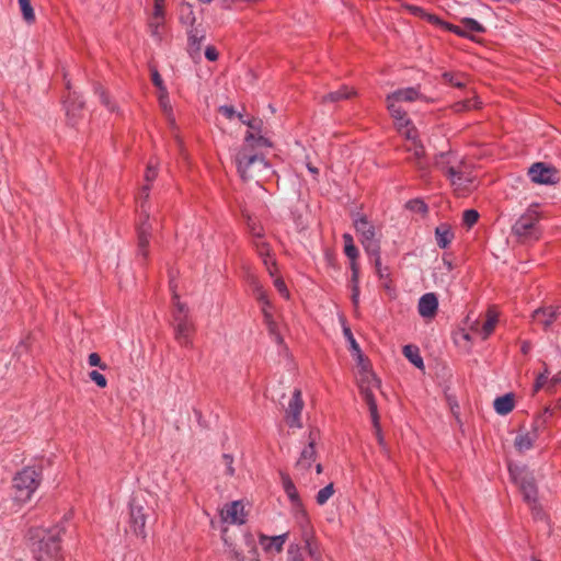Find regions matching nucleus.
<instances>
[{
	"label": "nucleus",
	"instance_id": "obj_9",
	"mask_svg": "<svg viewBox=\"0 0 561 561\" xmlns=\"http://www.w3.org/2000/svg\"><path fill=\"white\" fill-rule=\"evenodd\" d=\"M173 328L175 339L181 344H187L193 332V323L188 317V309L178 295L173 296Z\"/></svg>",
	"mask_w": 561,
	"mask_h": 561
},
{
	"label": "nucleus",
	"instance_id": "obj_26",
	"mask_svg": "<svg viewBox=\"0 0 561 561\" xmlns=\"http://www.w3.org/2000/svg\"><path fill=\"white\" fill-rule=\"evenodd\" d=\"M533 318L548 329L557 318V309L552 306L538 308L533 312Z\"/></svg>",
	"mask_w": 561,
	"mask_h": 561
},
{
	"label": "nucleus",
	"instance_id": "obj_21",
	"mask_svg": "<svg viewBox=\"0 0 561 561\" xmlns=\"http://www.w3.org/2000/svg\"><path fill=\"white\" fill-rule=\"evenodd\" d=\"M288 535H276V536H266L263 534L259 535V543L262 549L270 554L279 553L283 550V547L287 540Z\"/></svg>",
	"mask_w": 561,
	"mask_h": 561
},
{
	"label": "nucleus",
	"instance_id": "obj_44",
	"mask_svg": "<svg viewBox=\"0 0 561 561\" xmlns=\"http://www.w3.org/2000/svg\"><path fill=\"white\" fill-rule=\"evenodd\" d=\"M479 219V213L474 209H467L462 214V222L468 228L472 227Z\"/></svg>",
	"mask_w": 561,
	"mask_h": 561
},
{
	"label": "nucleus",
	"instance_id": "obj_42",
	"mask_svg": "<svg viewBox=\"0 0 561 561\" xmlns=\"http://www.w3.org/2000/svg\"><path fill=\"white\" fill-rule=\"evenodd\" d=\"M233 456L230 454H224L220 459V465L225 468V474L232 477L234 474Z\"/></svg>",
	"mask_w": 561,
	"mask_h": 561
},
{
	"label": "nucleus",
	"instance_id": "obj_63",
	"mask_svg": "<svg viewBox=\"0 0 561 561\" xmlns=\"http://www.w3.org/2000/svg\"><path fill=\"white\" fill-rule=\"evenodd\" d=\"M351 282H352V286H353L354 284H356L357 286H359V273H356V274L352 273V279H351Z\"/></svg>",
	"mask_w": 561,
	"mask_h": 561
},
{
	"label": "nucleus",
	"instance_id": "obj_30",
	"mask_svg": "<svg viewBox=\"0 0 561 561\" xmlns=\"http://www.w3.org/2000/svg\"><path fill=\"white\" fill-rule=\"evenodd\" d=\"M494 409L497 414L506 415L514 409V397L505 394L494 400Z\"/></svg>",
	"mask_w": 561,
	"mask_h": 561
},
{
	"label": "nucleus",
	"instance_id": "obj_1",
	"mask_svg": "<svg viewBox=\"0 0 561 561\" xmlns=\"http://www.w3.org/2000/svg\"><path fill=\"white\" fill-rule=\"evenodd\" d=\"M248 126L243 144L236 154L238 172L243 181H254L261 185L273 175L274 171L264 157V151L272 148L273 144L263 128V122L259 118L244 121Z\"/></svg>",
	"mask_w": 561,
	"mask_h": 561
},
{
	"label": "nucleus",
	"instance_id": "obj_36",
	"mask_svg": "<svg viewBox=\"0 0 561 561\" xmlns=\"http://www.w3.org/2000/svg\"><path fill=\"white\" fill-rule=\"evenodd\" d=\"M465 31L467 32V37L470 33H483L485 28L482 24L471 18H465L461 20Z\"/></svg>",
	"mask_w": 561,
	"mask_h": 561
},
{
	"label": "nucleus",
	"instance_id": "obj_4",
	"mask_svg": "<svg viewBox=\"0 0 561 561\" xmlns=\"http://www.w3.org/2000/svg\"><path fill=\"white\" fill-rule=\"evenodd\" d=\"M42 481L41 472L34 467H25L20 470L12 481L13 497L19 503L28 502L38 489Z\"/></svg>",
	"mask_w": 561,
	"mask_h": 561
},
{
	"label": "nucleus",
	"instance_id": "obj_2",
	"mask_svg": "<svg viewBox=\"0 0 561 561\" xmlns=\"http://www.w3.org/2000/svg\"><path fill=\"white\" fill-rule=\"evenodd\" d=\"M158 175L157 163L150 161L145 172L146 184L141 187L138 199L140 202V215L137 226V256L146 260L149 255V243L151 238L152 226L150 222L149 209L146 202L149 197L150 185Z\"/></svg>",
	"mask_w": 561,
	"mask_h": 561
},
{
	"label": "nucleus",
	"instance_id": "obj_41",
	"mask_svg": "<svg viewBox=\"0 0 561 561\" xmlns=\"http://www.w3.org/2000/svg\"><path fill=\"white\" fill-rule=\"evenodd\" d=\"M443 78L446 82H448L449 84H451L454 87L462 88L466 85V82L461 75L445 72V73H443Z\"/></svg>",
	"mask_w": 561,
	"mask_h": 561
},
{
	"label": "nucleus",
	"instance_id": "obj_39",
	"mask_svg": "<svg viewBox=\"0 0 561 561\" xmlns=\"http://www.w3.org/2000/svg\"><path fill=\"white\" fill-rule=\"evenodd\" d=\"M287 561H305L304 548L299 545H290L287 550Z\"/></svg>",
	"mask_w": 561,
	"mask_h": 561
},
{
	"label": "nucleus",
	"instance_id": "obj_45",
	"mask_svg": "<svg viewBox=\"0 0 561 561\" xmlns=\"http://www.w3.org/2000/svg\"><path fill=\"white\" fill-rule=\"evenodd\" d=\"M89 377L100 388H105L107 386L105 376L98 370L90 371Z\"/></svg>",
	"mask_w": 561,
	"mask_h": 561
},
{
	"label": "nucleus",
	"instance_id": "obj_43",
	"mask_svg": "<svg viewBox=\"0 0 561 561\" xmlns=\"http://www.w3.org/2000/svg\"><path fill=\"white\" fill-rule=\"evenodd\" d=\"M304 549L308 550V554L313 561H322L321 552L317 542L306 540Z\"/></svg>",
	"mask_w": 561,
	"mask_h": 561
},
{
	"label": "nucleus",
	"instance_id": "obj_27",
	"mask_svg": "<svg viewBox=\"0 0 561 561\" xmlns=\"http://www.w3.org/2000/svg\"><path fill=\"white\" fill-rule=\"evenodd\" d=\"M436 242L439 248L445 249L454 239L451 228L447 224H442L435 229Z\"/></svg>",
	"mask_w": 561,
	"mask_h": 561
},
{
	"label": "nucleus",
	"instance_id": "obj_11",
	"mask_svg": "<svg viewBox=\"0 0 561 561\" xmlns=\"http://www.w3.org/2000/svg\"><path fill=\"white\" fill-rule=\"evenodd\" d=\"M508 470L514 482L518 484L524 500L534 504L537 500V486L533 474L525 467L519 466L510 465Z\"/></svg>",
	"mask_w": 561,
	"mask_h": 561
},
{
	"label": "nucleus",
	"instance_id": "obj_28",
	"mask_svg": "<svg viewBox=\"0 0 561 561\" xmlns=\"http://www.w3.org/2000/svg\"><path fill=\"white\" fill-rule=\"evenodd\" d=\"M282 484L284 488L285 493L287 494L288 499L290 500L291 504L296 507L300 506V499L298 491L290 479L288 474L282 473Z\"/></svg>",
	"mask_w": 561,
	"mask_h": 561
},
{
	"label": "nucleus",
	"instance_id": "obj_53",
	"mask_svg": "<svg viewBox=\"0 0 561 561\" xmlns=\"http://www.w3.org/2000/svg\"><path fill=\"white\" fill-rule=\"evenodd\" d=\"M408 206L412 209V210H415L417 213H425L427 207L426 205L422 202V201H419V199H415V201H411Z\"/></svg>",
	"mask_w": 561,
	"mask_h": 561
},
{
	"label": "nucleus",
	"instance_id": "obj_16",
	"mask_svg": "<svg viewBox=\"0 0 561 561\" xmlns=\"http://www.w3.org/2000/svg\"><path fill=\"white\" fill-rule=\"evenodd\" d=\"M499 322V313L494 308H489L485 314V321L480 324L478 320L470 323L469 330L480 336L482 340H486L494 331Z\"/></svg>",
	"mask_w": 561,
	"mask_h": 561
},
{
	"label": "nucleus",
	"instance_id": "obj_17",
	"mask_svg": "<svg viewBox=\"0 0 561 561\" xmlns=\"http://www.w3.org/2000/svg\"><path fill=\"white\" fill-rule=\"evenodd\" d=\"M129 515L134 526H145L147 523H156L152 520L154 515L152 510L145 506L137 499H133L129 503Z\"/></svg>",
	"mask_w": 561,
	"mask_h": 561
},
{
	"label": "nucleus",
	"instance_id": "obj_24",
	"mask_svg": "<svg viewBox=\"0 0 561 561\" xmlns=\"http://www.w3.org/2000/svg\"><path fill=\"white\" fill-rule=\"evenodd\" d=\"M206 33L204 30L193 27L188 33V51L192 58H201V44L205 39Z\"/></svg>",
	"mask_w": 561,
	"mask_h": 561
},
{
	"label": "nucleus",
	"instance_id": "obj_50",
	"mask_svg": "<svg viewBox=\"0 0 561 561\" xmlns=\"http://www.w3.org/2000/svg\"><path fill=\"white\" fill-rule=\"evenodd\" d=\"M546 385H548L549 389L552 388L550 386V380L548 379V375H538V377L536 379V382H535V386H534V390L538 391L541 388H543Z\"/></svg>",
	"mask_w": 561,
	"mask_h": 561
},
{
	"label": "nucleus",
	"instance_id": "obj_18",
	"mask_svg": "<svg viewBox=\"0 0 561 561\" xmlns=\"http://www.w3.org/2000/svg\"><path fill=\"white\" fill-rule=\"evenodd\" d=\"M302 408L304 401L301 398V391L299 389H295L286 410V421L290 427L300 428L302 426L300 420Z\"/></svg>",
	"mask_w": 561,
	"mask_h": 561
},
{
	"label": "nucleus",
	"instance_id": "obj_22",
	"mask_svg": "<svg viewBox=\"0 0 561 561\" xmlns=\"http://www.w3.org/2000/svg\"><path fill=\"white\" fill-rule=\"evenodd\" d=\"M314 440L316 438L313 437V433H310V442L308 446L302 449L300 457L296 462V469L301 473L307 472L316 460Z\"/></svg>",
	"mask_w": 561,
	"mask_h": 561
},
{
	"label": "nucleus",
	"instance_id": "obj_6",
	"mask_svg": "<svg viewBox=\"0 0 561 561\" xmlns=\"http://www.w3.org/2000/svg\"><path fill=\"white\" fill-rule=\"evenodd\" d=\"M42 530L41 534L32 536V551L37 561H58L59 543L55 536L49 535L43 528H36Z\"/></svg>",
	"mask_w": 561,
	"mask_h": 561
},
{
	"label": "nucleus",
	"instance_id": "obj_34",
	"mask_svg": "<svg viewBox=\"0 0 561 561\" xmlns=\"http://www.w3.org/2000/svg\"><path fill=\"white\" fill-rule=\"evenodd\" d=\"M334 484L329 483L324 488L318 491L316 494V502L318 505H324L334 494Z\"/></svg>",
	"mask_w": 561,
	"mask_h": 561
},
{
	"label": "nucleus",
	"instance_id": "obj_48",
	"mask_svg": "<svg viewBox=\"0 0 561 561\" xmlns=\"http://www.w3.org/2000/svg\"><path fill=\"white\" fill-rule=\"evenodd\" d=\"M274 286H275V288L278 290V293H279V294H280L285 299H289V296H290L289 290H288V288H287V286H286L285 282H284L282 278L276 277V278L274 279Z\"/></svg>",
	"mask_w": 561,
	"mask_h": 561
},
{
	"label": "nucleus",
	"instance_id": "obj_56",
	"mask_svg": "<svg viewBox=\"0 0 561 561\" xmlns=\"http://www.w3.org/2000/svg\"><path fill=\"white\" fill-rule=\"evenodd\" d=\"M352 302L354 307H357L359 304V286L356 284L352 286Z\"/></svg>",
	"mask_w": 561,
	"mask_h": 561
},
{
	"label": "nucleus",
	"instance_id": "obj_23",
	"mask_svg": "<svg viewBox=\"0 0 561 561\" xmlns=\"http://www.w3.org/2000/svg\"><path fill=\"white\" fill-rule=\"evenodd\" d=\"M438 309V300L435 294L427 293L423 295L417 305L419 313L424 319H433Z\"/></svg>",
	"mask_w": 561,
	"mask_h": 561
},
{
	"label": "nucleus",
	"instance_id": "obj_29",
	"mask_svg": "<svg viewBox=\"0 0 561 561\" xmlns=\"http://www.w3.org/2000/svg\"><path fill=\"white\" fill-rule=\"evenodd\" d=\"M158 100H159V105H160L163 114L165 115L169 124L171 126H174L175 117H174V114H173V110H172V105H171V102H170L168 90L158 93Z\"/></svg>",
	"mask_w": 561,
	"mask_h": 561
},
{
	"label": "nucleus",
	"instance_id": "obj_12",
	"mask_svg": "<svg viewBox=\"0 0 561 561\" xmlns=\"http://www.w3.org/2000/svg\"><path fill=\"white\" fill-rule=\"evenodd\" d=\"M414 101L430 102V100L426 96H424L417 88L414 87L399 89L388 94L386 98L387 108L389 113H393L396 115L399 114V107H402L401 103H411Z\"/></svg>",
	"mask_w": 561,
	"mask_h": 561
},
{
	"label": "nucleus",
	"instance_id": "obj_52",
	"mask_svg": "<svg viewBox=\"0 0 561 561\" xmlns=\"http://www.w3.org/2000/svg\"><path fill=\"white\" fill-rule=\"evenodd\" d=\"M151 18L163 20V0H154V9Z\"/></svg>",
	"mask_w": 561,
	"mask_h": 561
},
{
	"label": "nucleus",
	"instance_id": "obj_32",
	"mask_svg": "<svg viewBox=\"0 0 561 561\" xmlns=\"http://www.w3.org/2000/svg\"><path fill=\"white\" fill-rule=\"evenodd\" d=\"M404 356L417 368L422 369L424 367L423 359L420 355V351L414 345H405L403 347Z\"/></svg>",
	"mask_w": 561,
	"mask_h": 561
},
{
	"label": "nucleus",
	"instance_id": "obj_57",
	"mask_svg": "<svg viewBox=\"0 0 561 561\" xmlns=\"http://www.w3.org/2000/svg\"><path fill=\"white\" fill-rule=\"evenodd\" d=\"M76 102H78V106H79V107H81V106H82V104H83V103L79 100V98H78V96H76V98H75V100H73V103H76ZM67 103H69V101H67ZM66 108H67V115H68L69 117L75 116V110H76V108H75V104H67V107H66Z\"/></svg>",
	"mask_w": 561,
	"mask_h": 561
},
{
	"label": "nucleus",
	"instance_id": "obj_51",
	"mask_svg": "<svg viewBox=\"0 0 561 561\" xmlns=\"http://www.w3.org/2000/svg\"><path fill=\"white\" fill-rule=\"evenodd\" d=\"M88 363L90 366H98L102 370L106 369V365L102 363L101 357L96 353H91L89 355Z\"/></svg>",
	"mask_w": 561,
	"mask_h": 561
},
{
	"label": "nucleus",
	"instance_id": "obj_47",
	"mask_svg": "<svg viewBox=\"0 0 561 561\" xmlns=\"http://www.w3.org/2000/svg\"><path fill=\"white\" fill-rule=\"evenodd\" d=\"M95 93L99 95L100 101L102 102V104H104L108 108V111H111V112L115 111V106L111 103L107 94L101 87L95 88Z\"/></svg>",
	"mask_w": 561,
	"mask_h": 561
},
{
	"label": "nucleus",
	"instance_id": "obj_5",
	"mask_svg": "<svg viewBox=\"0 0 561 561\" xmlns=\"http://www.w3.org/2000/svg\"><path fill=\"white\" fill-rule=\"evenodd\" d=\"M356 366L359 391L368 405L369 413L375 414L377 403L374 392L380 388V380L371 371L370 364L366 358L356 360Z\"/></svg>",
	"mask_w": 561,
	"mask_h": 561
},
{
	"label": "nucleus",
	"instance_id": "obj_14",
	"mask_svg": "<svg viewBox=\"0 0 561 561\" xmlns=\"http://www.w3.org/2000/svg\"><path fill=\"white\" fill-rule=\"evenodd\" d=\"M249 508L242 501H233L227 504L221 511V519L224 523L243 525L247 523Z\"/></svg>",
	"mask_w": 561,
	"mask_h": 561
},
{
	"label": "nucleus",
	"instance_id": "obj_61",
	"mask_svg": "<svg viewBox=\"0 0 561 561\" xmlns=\"http://www.w3.org/2000/svg\"><path fill=\"white\" fill-rule=\"evenodd\" d=\"M350 260H351L350 267H351L352 273H354V274L359 273V267L356 262L357 259H350Z\"/></svg>",
	"mask_w": 561,
	"mask_h": 561
},
{
	"label": "nucleus",
	"instance_id": "obj_60",
	"mask_svg": "<svg viewBox=\"0 0 561 561\" xmlns=\"http://www.w3.org/2000/svg\"><path fill=\"white\" fill-rule=\"evenodd\" d=\"M561 383V370L550 379V386L554 387Z\"/></svg>",
	"mask_w": 561,
	"mask_h": 561
},
{
	"label": "nucleus",
	"instance_id": "obj_59",
	"mask_svg": "<svg viewBox=\"0 0 561 561\" xmlns=\"http://www.w3.org/2000/svg\"><path fill=\"white\" fill-rule=\"evenodd\" d=\"M424 19H426L428 22L433 23V24H438V25H442L444 26V24H446L445 22L440 21V19L434 14H430L427 12H425V16Z\"/></svg>",
	"mask_w": 561,
	"mask_h": 561
},
{
	"label": "nucleus",
	"instance_id": "obj_15",
	"mask_svg": "<svg viewBox=\"0 0 561 561\" xmlns=\"http://www.w3.org/2000/svg\"><path fill=\"white\" fill-rule=\"evenodd\" d=\"M528 175L530 180L537 184L551 185L556 184L559 180L557 170L543 162L534 163L528 170Z\"/></svg>",
	"mask_w": 561,
	"mask_h": 561
},
{
	"label": "nucleus",
	"instance_id": "obj_62",
	"mask_svg": "<svg viewBox=\"0 0 561 561\" xmlns=\"http://www.w3.org/2000/svg\"><path fill=\"white\" fill-rule=\"evenodd\" d=\"M530 348H531V345H530L529 342H527V341L523 342V344H522V352L524 354H527L530 351Z\"/></svg>",
	"mask_w": 561,
	"mask_h": 561
},
{
	"label": "nucleus",
	"instance_id": "obj_37",
	"mask_svg": "<svg viewBox=\"0 0 561 561\" xmlns=\"http://www.w3.org/2000/svg\"><path fill=\"white\" fill-rule=\"evenodd\" d=\"M370 419L373 422L377 442L382 449H386V443H385V438L381 433V427H380V423H379L378 408L375 409V414H370Z\"/></svg>",
	"mask_w": 561,
	"mask_h": 561
},
{
	"label": "nucleus",
	"instance_id": "obj_8",
	"mask_svg": "<svg viewBox=\"0 0 561 561\" xmlns=\"http://www.w3.org/2000/svg\"><path fill=\"white\" fill-rule=\"evenodd\" d=\"M250 285L253 289V293L256 297V299L260 301L262 306V312L264 317V323L267 327L270 335L274 339V341L282 345L283 344V337L278 331V327L276 321L274 320L273 313H272V304L266 295L265 289L261 285V283L255 278L251 277Z\"/></svg>",
	"mask_w": 561,
	"mask_h": 561
},
{
	"label": "nucleus",
	"instance_id": "obj_19",
	"mask_svg": "<svg viewBox=\"0 0 561 561\" xmlns=\"http://www.w3.org/2000/svg\"><path fill=\"white\" fill-rule=\"evenodd\" d=\"M390 116L394 121L397 130L407 139H414L417 136V131L413 126L411 119L408 117L405 111L399 107V114L396 115L390 113Z\"/></svg>",
	"mask_w": 561,
	"mask_h": 561
},
{
	"label": "nucleus",
	"instance_id": "obj_49",
	"mask_svg": "<svg viewBox=\"0 0 561 561\" xmlns=\"http://www.w3.org/2000/svg\"><path fill=\"white\" fill-rule=\"evenodd\" d=\"M163 24V20L151 18L149 21V28L152 36L159 37V28Z\"/></svg>",
	"mask_w": 561,
	"mask_h": 561
},
{
	"label": "nucleus",
	"instance_id": "obj_7",
	"mask_svg": "<svg viewBox=\"0 0 561 561\" xmlns=\"http://www.w3.org/2000/svg\"><path fill=\"white\" fill-rule=\"evenodd\" d=\"M354 227L360 236V242L367 254L374 257L376 267L380 265V247L379 240L376 237L375 227L367 220L365 216H358L354 219Z\"/></svg>",
	"mask_w": 561,
	"mask_h": 561
},
{
	"label": "nucleus",
	"instance_id": "obj_13",
	"mask_svg": "<svg viewBox=\"0 0 561 561\" xmlns=\"http://www.w3.org/2000/svg\"><path fill=\"white\" fill-rule=\"evenodd\" d=\"M249 230L254 239V245L257 250L259 255L263 259V263L266 266L268 274L274 277L276 273L275 261L270 255L268 245L262 240L263 238V228L261 225L253 220H249L248 222Z\"/></svg>",
	"mask_w": 561,
	"mask_h": 561
},
{
	"label": "nucleus",
	"instance_id": "obj_33",
	"mask_svg": "<svg viewBox=\"0 0 561 561\" xmlns=\"http://www.w3.org/2000/svg\"><path fill=\"white\" fill-rule=\"evenodd\" d=\"M343 333H344V336L346 337V340L350 343V348H351L353 355L355 356L356 360H359V359L362 360L363 358H365L363 353H362V351H360V348H359L358 343L354 339L353 333H352L351 329L347 325L343 327Z\"/></svg>",
	"mask_w": 561,
	"mask_h": 561
},
{
	"label": "nucleus",
	"instance_id": "obj_31",
	"mask_svg": "<svg viewBox=\"0 0 561 561\" xmlns=\"http://www.w3.org/2000/svg\"><path fill=\"white\" fill-rule=\"evenodd\" d=\"M356 92L355 90L351 89V88H347V87H343L341 88L340 90L335 91V92H330L328 93L327 95H324L322 98V102L327 103V102H336V101H340V100H343V99H348L353 95H355Z\"/></svg>",
	"mask_w": 561,
	"mask_h": 561
},
{
	"label": "nucleus",
	"instance_id": "obj_46",
	"mask_svg": "<svg viewBox=\"0 0 561 561\" xmlns=\"http://www.w3.org/2000/svg\"><path fill=\"white\" fill-rule=\"evenodd\" d=\"M151 79L152 83L158 89V93L167 91V87L164 85L163 80L157 69H151Z\"/></svg>",
	"mask_w": 561,
	"mask_h": 561
},
{
	"label": "nucleus",
	"instance_id": "obj_10",
	"mask_svg": "<svg viewBox=\"0 0 561 561\" xmlns=\"http://www.w3.org/2000/svg\"><path fill=\"white\" fill-rule=\"evenodd\" d=\"M539 214L535 207H529L513 226V233L523 241L537 240L539 231L537 224Z\"/></svg>",
	"mask_w": 561,
	"mask_h": 561
},
{
	"label": "nucleus",
	"instance_id": "obj_25",
	"mask_svg": "<svg viewBox=\"0 0 561 561\" xmlns=\"http://www.w3.org/2000/svg\"><path fill=\"white\" fill-rule=\"evenodd\" d=\"M408 140L410 141V145L407 147V150L412 153V159H413L415 167L420 171L426 170L427 163L424 160V148L417 141V136L414 139H408Z\"/></svg>",
	"mask_w": 561,
	"mask_h": 561
},
{
	"label": "nucleus",
	"instance_id": "obj_55",
	"mask_svg": "<svg viewBox=\"0 0 561 561\" xmlns=\"http://www.w3.org/2000/svg\"><path fill=\"white\" fill-rule=\"evenodd\" d=\"M405 9L415 16H420L422 19H424L425 16V11L421 7L405 5Z\"/></svg>",
	"mask_w": 561,
	"mask_h": 561
},
{
	"label": "nucleus",
	"instance_id": "obj_20",
	"mask_svg": "<svg viewBox=\"0 0 561 561\" xmlns=\"http://www.w3.org/2000/svg\"><path fill=\"white\" fill-rule=\"evenodd\" d=\"M538 438V430L533 425L530 430L522 428L514 439V446L519 453L529 450Z\"/></svg>",
	"mask_w": 561,
	"mask_h": 561
},
{
	"label": "nucleus",
	"instance_id": "obj_38",
	"mask_svg": "<svg viewBox=\"0 0 561 561\" xmlns=\"http://www.w3.org/2000/svg\"><path fill=\"white\" fill-rule=\"evenodd\" d=\"M479 104H480V102L474 96L472 99H467V100H463V101L456 102L453 105V108H454L455 112L459 113V112L477 108V107H479Z\"/></svg>",
	"mask_w": 561,
	"mask_h": 561
},
{
	"label": "nucleus",
	"instance_id": "obj_54",
	"mask_svg": "<svg viewBox=\"0 0 561 561\" xmlns=\"http://www.w3.org/2000/svg\"><path fill=\"white\" fill-rule=\"evenodd\" d=\"M444 27L447 28L448 31L459 35V36L467 37V32L465 31L463 27H460V26H457V25H453V24H449V23L444 24Z\"/></svg>",
	"mask_w": 561,
	"mask_h": 561
},
{
	"label": "nucleus",
	"instance_id": "obj_3",
	"mask_svg": "<svg viewBox=\"0 0 561 561\" xmlns=\"http://www.w3.org/2000/svg\"><path fill=\"white\" fill-rule=\"evenodd\" d=\"M435 163L447 174L456 191H466L473 181L469 167L454 152L440 153Z\"/></svg>",
	"mask_w": 561,
	"mask_h": 561
},
{
	"label": "nucleus",
	"instance_id": "obj_35",
	"mask_svg": "<svg viewBox=\"0 0 561 561\" xmlns=\"http://www.w3.org/2000/svg\"><path fill=\"white\" fill-rule=\"evenodd\" d=\"M343 241H344V253L348 259H357L358 257V250L354 244L353 237L350 233L343 234Z\"/></svg>",
	"mask_w": 561,
	"mask_h": 561
},
{
	"label": "nucleus",
	"instance_id": "obj_40",
	"mask_svg": "<svg viewBox=\"0 0 561 561\" xmlns=\"http://www.w3.org/2000/svg\"><path fill=\"white\" fill-rule=\"evenodd\" d=\"M19 4L26 22L31 23L35 20V14L31 5V0H19Z\"/></svg>",
	"mask_w": 561,
	"mask_h": 561
},
{
	"label": "nucleus",
	"instance_id": "obj_64",
	"mask_svg": "<svg viewBox=\"0 0 561 561\" xmlns=\"http://www.w3.org/2000/svg\"><path fill=\"white\" fill-rule=\"evenodd\" d=\"M204 55L208 60H210V46L205 47Z\"/></svg>",
	"mask_w": 561,
	"mask_h": 561
},
{
	"label": "nucleus",
	"instance_id": "obj_58",
	"mask_svg": "<svg viewBox=\"0 0 561 561\" xmlns=\"http://www.w3.org/2000/svg\"><path fill=\"white\" fill-rule=\"evenodd\" d=\"M219 112L222 113L226 117L232 118L234 116V108L232 106H220Z\"/></svg>",
	"mask_w": 561,
	"mask_h": 561
}]
</instances>
